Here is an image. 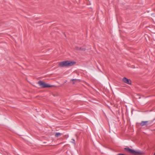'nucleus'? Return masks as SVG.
<instances>
[{"mask_svg": "<svg viewBox=\"0 0 155 155\" xmlns=\"http://www.w3.org/2000/svg\"><path fill=\"white\" fill-rule=\"evenodd\" d=\"M75 63L74 61H64L60 62L59 65L61 67H68L72 65Z\"/></svg>", "mask_w": 155, "mask_h": 155, "instance_id": "1", "label": "nucleus"}, {"mask_svg": "<svg viewBox=\"0 0 155 155\" xmlns=\"http://www.w3.org/2000/svg\"><path fill=\"white\" fill-rule=\"evenodd\" d=\"M125 151L127 152L134 155H138L140 154L141 153L137 150L130 149L128 147H126L124 148Z\"/></svg>", "mask_w": 155, "mask_h": 155, "instance_id": "2", "label": "nucleus"}, {"mask_svg": "<svg viewBox=\"0 0 155 155\" xmlns=\"http://www.w3.org/2000/svg\"><path fill=\"white\" fill-rule=\"evenodd\" d=\"M38 84L39 86L41 87H51L54 86L53 85L46 83L41 81H40L38 82Z\"/></svg>", "mask_w": 155, "mask_h": 155, "instance_id": "3", "label": "nucleus"}, {"mask_svg": "<svg viewBox=\"0 0 155 155\" xmlns=\"http://www.w3.org/2000/svg\"><path fill=\"white\" fill-rule=\"evenodd\" d=\"M122 81L124 83L128 84H131V80L126 77H124L122 79Z\"/></svg>", "mask_w": 155, "mask_h": 155, "instance_id": "4", "label": "nucleus"}, {"mask_svg": "<svg viewBox=\"0 0 155 155\" xmlns=\"http://www.w3.org/2000/svg\"><path fill=\"white\" fill-rule=\"evenodd\" d=\"M80 80L79 79H73L71 80V82L73 84H74L77 83L78 82H79Z\"/></svg>", "mask_w": 155, "mask_h": 155, "instance_id": "5", "label": "nucleus"}, {"mask_svg": "<svg viewBox=\"0 0 155 155\" xmlns=\"http://www.w3.org/2000/svg\"><path fill=\"white\" fill-rule=\"evenodd\" d=\"M148 122V121H142L140 123V124L142 126H143L144 125H147Z\"/></svg>", "mask_w": 155, "mask_h": 155, "instance_id": "6", "label": "nucleus"}, {"mask_svg": "<svg viewBox=\"0 0 155 155\" xmlns=\"http://www.w3.org/2000/svg\"><path fill=\"white\" fill-rule=\"evenodd\" d=\"M76 48L77 50L84 51H85L86 50V49L85 48H83V47L79 48L78 47H76Z\"/></svg>", "mask_w": 155, "mask_h": 155, "instance_id": "7", "label": "nucleus"}, {"mask_svg": "<svg viewBox=\"0 0 155 155\" xmlns=\"http://www.w3.org/2000/svg\"><path fill=\"white\" fill-rule=\"evenodd\" d=\"M61 134L60 133H56L55 134V136L56 137H58L61 136Z\"/></svg>", "mask_w": 155, "mask_h": 155, "instance_id": "8", "label": "nucleus"}, {"mask_svg": "<svg viewBox=\"0 0 155 155\" xmlns=\"http://www.w3.org/2000/svg\"><path fill=\"white\" fill-rule=\"evenodd\" d=\"M72 140L73 141H74L73 143H74V142H75V140H74V139H72Z\"/></svg>", "mask_w": 155, "mask_h": 155, "instance_id": "9", "label": "nucleus"}]
</instances>
